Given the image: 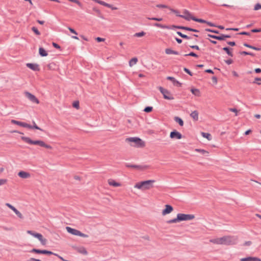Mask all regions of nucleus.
I'll return each mask as SVG.
<instances>
[{
  "label": "nucleus",
  "mask_w": 261,
  "mask_h": 261,
  "mask_svg": "<svg viewBox=\"0 0 261 261\" xmlns=\"http://www.w3.org/2000/svg\"><path fill=\"white\" fill-rule=\"evenodd\" d=\"M238 238L234 236H225L223 237L210 240V242L215 244L232 245L236 244Z\"/></svg>",
  "instance_id": "f257e3e1"
},
{
  "label": "nucleus",
  "mask_w": 261,
  "mask_h": 261,
  "mask_svg": "<svg viewBox=\"0 0 261 261\" xmlns=\"http://www.w3.org/2000/svg\"><path fill=\"white\" fill-rule=\"evenodd\" d=\"M21 139L27 143L33 145H37L41 147H45L47 149H52V147L46 144L44 142L41 140H36L33 141L31 140L29 137L22 136Z\"/></svg>",
  "instance_id": "f03ea898"
},
{
  "label": "nucleus",
  "mask_w": 261,
  "mask_h": 261,
  "mask_svg": "<svg viewBox=\"0 0 261 261\" xmlns=\"http://www.w3.org/2000/svg\"><path fill=\"white\" fill-rule=\"evenodd\" d=\"M155 182L154 180H147L137 182L134 186L135 188L142 190H149L153 187V184Z\"/></svg>",
  "instance_id": "7ed1b4c3"
},
{
  "label": "nucleus",
  "mask_w": 261,
  "mask_h": 261,
  "mask_svg": "<svg viewBox=\"0 0 261 261\" xmlns=\"http://www.w3.org/2000/svg\"><path fill=\"white\" fill-rule=\"evenodd\" d=\"M125 142L130 143V145L137 148H142L145 145V143L140 138L138 137H130L125 139Z\"/></svg>",
  "instance_id": "20e7f679"
},
{
  "label": "nucleus",
  "mask_w": 261,
  "mask_h": 261,
  "mask_svg": "<svg viewBox=\"0 0 261 261\" xmlns=\"http://www.w3.org/2000/svg\"><path fill=\"white\" fill-rule=\"evenodd\" d=\"M154 26L156 27L157 28H161V29H172V28H178V29H182V30H188V31H190L191 30V28H188V27H182V26L172 25L170 28V27H169L168 25H164V24H161V23H154Z\"/></svg>",
  "instance_id": "39448f33"
},
{
  "label": "nucleus",
  "mask_w": 261,
  "mask_h": 261,
  "mask_svg": "<svg viewBox=\"0 0 261 261\" xmlns=\"http://www.w3.org/2000/svg\"><path fill=\"white\" fill-rule=\"evenodd\" d=\"M179 222L182 221H188L193 219L195 218L194 215L192 214H185L179 213L177 214Z\"/></svg>",
  "instance_id": "423d86ee"
},
{
  "label": "nucleus",
  "mask_w": 261,
  "mask_h": 261,
  "mask_svg": "<svg viewBox=\"0 0 261 261\" xmlns=\"http://www.w3.org/2000/svg\"><path fill=\"white\" fill-rule=\"evenodd\" d=\"M24 94L31 102L35 104H39V101L38 99L33 94L29 92H25Z\"/></svg>",
  "instance_id": "0eeeda50"
},
{
  "label": "nucleus",
  "mask_w": 261,
  "mask_h": 261,
  "mask_svg": "<svg viewBox=\"0 0 261 261\" xmlns=\"http://www.w3.org/2000/svg\"><path fill=\"white\" fill-rule=\"evenodd\" d=\"M159 89L163 95L164 98L165 99L169 100L173 99V97L172 96L170 92L167 89H164L162 87H159Z\"/></svg>",
  "instance_id": "6e6552de"
},
{
  "label": "nucleus",
  "mask_w": 261,
  "mask_h": 261,
  "mask_svg": "<svg viewBox=\"0 0 261 261\" xmlns=\"http://www.w3.org/2000/svg\"><path fill=\"white\" fill-rule=\"evenodd\" d=\"M30 252L35 253L37 254H47V255H52L54 254V252L48 251L47 250H40L38 249L33 248L30 251Z\"/></svg>",
  "instance_id": "1a4fd4ad"
},
{
  "label": "nucleus",
  "mask_w": 261,
  "mask_h": 261,
  "mask_svg": "<svg viewBox=\"0 0 261 261\" xmlns=\"http://www.w3.org/2000/svg\"><path fill=\"white\" fill-rule=\"evenodd\" d=\"M175 13L176 14L177 16L183 18L187 20H190L191 19L193 20V18L194 17L192 16L191 14L187 10L184 11L183 12V14L182 15L178 14L177 12Z\"/></svg>",
  "instance_id": "9d476101"
},
{
  "label": "nucleus",
  "mask_w": 261,
  "mask_h": 261,
  "mask_svg": "<svg viewBox=\"0 0 261 261\" xmlns=\"http://www.w3.org/2000/svg\"><path fill=\"white\" fill-rule=\"evenodd\" d=\"M72 248H73L75 250H76L78 253L80 254H82L84 255H87L88 254V252L86 250V249L83 246H73Z\"/></svg>",
  "instance_id": "9b49d317"
},
{
  "label": "nucleus",
  "mask_w": 261,
  "mask_h": 261,
  "mask_svg": "<svg viewBox=\"0 0 261 261\" xmlns=\"http://www.w3.org/2000/svg\"><path fill=\"white\" fill-rule=\"evenodd\" d=\"M6 205L8 206L9 208L11 209L15 213V214L20 219L23 218V217L21 213L18 211L15 207H14L13 205L10 204L9 203H7L6 204Z\"/></svg>",
  "instance_id": "f8f14e48"
},
{
  "label": "nucleus",
  "mask_w": 261,
  "mask_h": 261,
  "mask_svg": "<svg viewBox=\"0 0 261 261\" xmlns=\"http://www.w3.org/2000/svg\"><path fill=\"white\" fill-rule=\"evenodd\" d=\"M170 137L171 139H180L182 138V135L176 130H174L170 134Z\"/></svg>",
  "instance_id": "ddd939ff"
},
{
  "label": "nucleus",
  "mask_w": 261,
  "mask_h": 261,
  "mask_svg": "<svg viewBox=\"0 0 261 261\" xmlns=\"http://www.w3.org/2000/svg\"><path fill=\"white\" fill-rule=\"evenodd\" d=\"M11 123L13 124L18 125L23 127H26V128L32 127L31 126V124H29L24 122L19 121H17L15 120H13V119L11 120Z\"/></svg>",
  "instance_id": "4468645a"
},
{
  "label": "nucleus",
  "mask_w": 261,
  "mask_h": 261,
  "mask_svg": "<svg viewBox=\"0 0 261 261\" xmlns=\"http://www.w3.org/2000/svg\"><path fill=\"white\" fill-rule=\"evenodd\" d=\"M173 210V207L169 204L165 205V208L162 211V215H166L167 214H170Z\"/></svg>",
  "instance_id": "2eb2a0df"
},
{
  "label": "nucleus",
  "mask_w": 261,
  "mask_h": 261,
  "mask_svg": "<svg viewBox=\"0 0 261 261\" xmlns=\"http://www.w3.org/2000/svg\"><path fill=\"white\" fill-rule=\"evenodd\" d=\"M26 66L33 71H39L40 68L38 64L36 63H27Z\"/></svg>",
  "instance_id": "dca6fc26"
},
{
  "label": "nucleus",
  "mask_w": 261,
  "mask_h": 261,
  "mask_svg": "<svg viewBox=\"0 0 261 261\" xmlns=\"http://www.w3.org/2000/svg\"><path fill=\"white\" fill-rule=\"evenodd\" d=\"M66 229L68 233L73 234L74 236H79V234H80V231H79V230L75 229L74 228H72L70 227L67 226L66 227Z\"/></svg>",
  "instance_id": "f3484780"
},
{
  "label": "nucleus",
  "mask_w": 261,
  "mask_h": 261,
  "mask_svg": "<svg viewBox=\"0 0 261 261\" xmlns=\"http://www.w3.org/2000/svg\"><path fill=\"white\" fill-rule=\"evenodd\" d=\"M18 175L22 178H28L31 176V175L29 172H27L23 171L19 172Z\"/></svg>",
  "instance_id": "a211bd4d"
},
{
  "label": "nucleus",
  "mask_w": 261,
  "mask_h": 261,
  "mask_svg": "<svg viewBox=\"0 0 261 261\" xmlns=\"http://www.w3.org/2000/svg\"><path fill=\"white\" fill-rule=\"evenodd\" d=\"M125 166L127 168H135L139 170H142L145 168L141 165H132L128 163H126L125 164Z\"/></svg>",
  "instance_id": "6ab92c4d"
},
{
  "label": "nucleus",
  "mask_w": 261,
  "mask_h": 261,
  "mask_svg": "<svg viewBox=\"0 0 261 261\" xmlns=\"http://www.w3.org/2000/svg\"><path fill=\"white\" fill-rule=\"evenodd\" d=\"M167 79L171 81L172 82L173 84L175 85V86H180V83L177 81V80H176L174 77H171V76H168L167 77Z\"/></svg>",
  "instance_id": "aec40b11"
},
{
  "label": "nucleus",
  "mask_w": 261,
  "mask_h": 261,
  "mask_svg": "<svg viewBox=\"0 0 261 261\" xmlns=\"http://www.w3.org/2000/svg\"><path fill=\"white\" fill-rule=\"evenodd\" d=\"M138 61V60L137 58L134 57V58H132L129 61V66L130 67H133L134 65H135L137 64Z\"/></svg>",
  "instance_id": "412c9836"
},
{
  "label": "nucleus",
  "mask_w": 261,
  "mask_h": 261,
  "mask_svg": "<svg viewBox=\"0 0 261 261\" xmlns=\"http://www.w3.org/2000/svg\"><path fill=\"white\" fill-rule=\"evenodd\" d=\"M37 238L41 242V243L44 245L46 244L47 240L46 239L43 238L42 235L41 233H39L38 235V237Z\"/></svg>",
  "instance_id": "4be33fe9"
},
{
  "label": "nucleus",
  "mask_w": 261,
  "mask_h": 261,
  "mask_svg": "<svg viewBox=\"0 0 261 261\" xmlns=\"http://www.w3.org/2000/svg\"><path fill=\"white\" fill-rule=\"evenodd\" d=\"M165 53L167 55L173 54V55H178V53L177 51H174L171 48H166L165 50Z\"/></svg>",
  "instance_id": "5701e85b"
},
{
  "label": "nucleus",
  "mask_w": 261,
  "mask_h": 261,
  "mask_svg": "<svg viewBox=\"0 0 261 261\" xmlns=\"http://www.w3.org/2000/svg\"><path fill=\"white\" fill-rule=\"evenodd\" d=\"M195 151L200 152L201 154L205 156H207L209 154V152L207 151L201 149H196Z\"/></svg>",
  "instance_id": "b1692460"
},
{
  "label": "nucleus",
  "mask_w": 261,
  "mask_h": 261,
  "mask_svg": "<svg viewBox=\"0 0 261 261\" xmlns=\"http://www.w3.org/2000/svg\"><path fill=\"white\" fill-rule=\"evenodd\" d=\"M39 53L40 55L42 57H46L47 56L48 54L46 51L42 47H40L39 49Z\"/></svg>",
  "instance_id": "393cba45"
},
{
  "label": "nucleus",
  "mask_w": 261,
  "mask_h": 261,
  "mask_svg": "<svg viewBox=\"0 0 261 261\" xmlns=\"http://www.w3.org/2000/svg\"><path fill=\"white\" fill-rule=\"evenodd\" d=\"M108 183L110 186H112L115 187H119L121 185L120 184L116 182L115 180L113 179H109L108 181Z\"/></svg>",
  "instance_id": "a878e982"
},
{
  "label": "nucleus",
  "mask_w": 261,
  "mask_h": 261,
  "mask_svg": "<svg viewBox=\"0 0 261 261\" xmlns=\"http://www.w3.org/2000/svg\"><path fill=\"white\" fill-rule=\"evenodd\" d=\"M146 35V33L144 31L136 33L134 34V37L141 38L144 37Z\"/></svg>",
  "instance_id": "bb28decb"
},
{
  "label": "nucleus",
  "mask_w": 261,
  "mask_h": 261,
  "mask_svg": "<svg viewBox=\"0 0 261 261\" xmlns=\"http://www.w3.org/2000/svg\"><path fill=\"white\" fill-rule=\"evenodd\" d=\"M156 7L159 8H161V9L168 8L169 10H170L171 11H172V12H174V13L176 12V11L173 10V9H172L170 8H169L168 6L165 5L158 4V5H156Z\"/></svg>",
  "instance_id": "cd10ccee"
},
{
  "label": "nucleus",
  "mask_w": 261,
  "mask_h": 261,
  "mask_svg": "<svg viewBox=\"0 0 261 261\" xmlns=\"http://www.w3.org/2000/svg\"><path fill=\"white\" fill-rule=\"evenodd\" d=\"M201 135L203 137L206 138L209 141L212 139V136L209 133L201 132Z\"/></svg>",
  "instance_id": "c85d7f7f"
},
{
  "label": "nucleus",
  "mask_w": 261,
  "mask_h": 261,
  "mask_svg": "<svg viewBox=\"0 0 261 261\" xmlns=\"http://www.w3.org/2000/svg\"><path fill=\"white\" fill-rule=\"evenodd\" d=\"M174 119L176 122H177L179 124L180 126H183L184 121L180 117H175Z\"/></svg>",
  "instance_id": "c756f323"
},
{
  "label": "nucleus",
  "mask_w": 261,
  "mask_h": 261,
  "mask_svg": "<svg viewBox=\"0 0 261 261\" xmlns=\"http://www.w3.org/2000/svg\"><path fill=\"white\" fill-rule=\"evenodd\" d=\"M191 92L194 95L199 96L200 95V92L198 89H191Z\"/></svg>",
  "instance_id": "7c9ffc66"
},
{
  "label": "nucleus",
  "mask_w": 261,
  "mask_h": 261,
  "mask_svg": "<svg viewBox=\"0 0 261 261\" xmlns=\"http://www.w3.org/2000/svg\"><path fill=\"white\" fill-rule=\"evenodd\" d=\"M230 37V36L229 35H221L220 36H218V37H216V39L219 40H224L225 38Z\"/></svg>",
  "instance_id": "2f4dec72"
},
{
  "label": "nucleus",
  "mask_w": 261,
  "mask_h": 261,
  "mask_svg": "<svg viewBox=\"0 0 261 261\" xmlns=\"http://www.w3.org/2000/svg\"><path fill=\"white\" fill-rule=\"evenodd\" d=\"M33 125H31V126L32 127H28V128H29V129H36L40 130L41 131H43V130L42 129H41V128H40L39 127H38L37 125V124H36L35 121H33Z\"/></svg>",
  "instance_id": "473e14b6"
},
{
  "label": "nucleus",
  "mask_w": 261,
  "mask_h": 261,
  "mask_svg": "<svg viewBox=\"0 0 261 261\" xmlns=\"http://www.w3.org/2000/svg\"><path fill=\"white\" fill-rule=\"evenodd\" d=\"M178 222H179V220L178 216L177 215V217L176 218L168 220L167 221V223L168 224H171V223H177Z\"/></svg>",
  "instance_id": "72a5a7b5"
},
{
  "label": "nucleus",
  "mask_w": 261,
  "mask_h": 261,
  "mask_svg": "<svg viewBox=\"0 0 261 261\" xmlns=\"http://www.w3.org/2000/svg\"><path fill=\"white\" fill-rule=\"evenodd\" d=\"M27 233L34 236L35 238H37V237H38V235L39 234V233L35 232L32 230H28Z\"/></svg>",
  "instance_id": "f704fd0d"
},
{
  "label": "nucleus",
  "mask_w": 261,
  "mask_h": 261,
  "mask_svg": "<svg viewBox=\"0 0 261 261\" xmlns=\"http://www.w3.org/2000/svg\"><path fill=\"white\" fill-rule=\"evenodd\" d=\"M27 233L34 236L35 238H37V237H38V235L39 234V233L35 232L32 230H28Z\"/></svg>",
  "instance_id": "c9c22d12"
},
{
  "label": "nucleus",
  "mask_w": 261,
  "mask_h": 261,
  "mask_svg": "<svg viewBox=\"0 0 261 261\" xmlns=\"http://www.w3.org/2000/svg\"><path fill=\"white\" fill-rule=\"evenodd\" d=\"M244 46H246V47H249V48H252V49H254V50H261V49H260V48H257V47H254V46H252L250 45H249V44H246V43H245V44H244Z\"/></svg>",
  "instance_id": "e433bc0d"
},
{
  "label": "nucleus",
  "mask_w": 261,
  "mask_h": 261,
  "mask_svg": "<svg viewBox=\"0 0 261 261\" xmlns=\"http://www.w3.org/2000/svg\"><path fill=\"white\" fill-rule=\"evenodd\" d=\"M223 50L225 51L229 56H230L231 57H232V56H233L232 53L231 51H230L229 50V48L228 47H224L223 48Z\"/></svg>",
  "instance_id": "4c0bfd02"
},
{
  "label": "nucleus",
  "mask_w": 261,
  "mask_h": 261,
  "mask_svg": "<svg viewBox=\"0 0 261 261\" xmlns=\"http://www.w3.org/2000/svg\"><path fill=\"white\" fill-rule=\"evenodd\" d=\"M153 108L152 107H147L145 108L144 110V112L145 113H150L152 111Z\"/></svg>",
  "instance_id": "58836bf2"
},
{
  "label": "nucleus",
  "mask_w": 261,
  "mask_h": 261,
  "mask_svg": "<svg viewBox=\"0 0 261 261\" xmlns=\"http://www.w3.org/2000/svg\"><path fill=\"white\" fill-rule=\"evenodd\" d=\"M72 105L74 108L77 109H79L80 108V103L78 101H74Z\"/></svg>",
  "instance_id": "ea45409f"
},
{
  "label": "nucleus",
  "mask_w": 261,
  "mask_h": 261,
  "mask_svg": "<svg viewBox=\"0 0 261 261\" xmlns=\"http://www.w3.org/2000/svg\"><path fill=\"white\" fill-rule=\"evenodd\" d=\"M259 9H261V5L259 3L255 4L254 7V10L257 11Z\"/></svg>",
  "instance_id": "a19ab883"
},
{
  "label": "nucleus",
  "mask_w": 261,
  "mask_h": 261,
  "mask_svg": "<svg viewBox=\"0 0 261 261\" xmlns=\"http://www.w3.org/2000/svg\"><path fill=\"white\" fill-rule=\"evenodd\" d=\"M193 20L196 21V22H201V23H205V22H206V21L203 20V19H198V18H196L195 17H193Z\"/></svg>",
  "instance_id": "79ce46f5"
},
{
  "label": "nucleus",
  "mask_w": 261,
  "mask_h": 261,
  "mask_svg": "<svg viewBox=\"0 0 261 261\" xmlns=\"http://www.w3.org/2000/svg\"><path fill=\"white\" fill-rule=\"evenodd\" d=\"M32 30L37 35H40V32L38 30V29L35 28V27H33L32 28Z\"/></svg>",
  "instance_id": "37998d69"
},
{
  "label": "nucleus",
  "mask_w": 261,
  "mask_h": 261,
  "mask_svg": "<svg viewBox=\"0 0 261 261\" xmlns=\"http://www.w3.org/2000/svg\"><path fill=\"white\" fill-rule=\"evenodd\" d=\"M148 19L158 21H161L163 20V19L162 18H156V17H152V18L148 17Z\"/></svg>",
  "instance_id": "c03bdc74"
},
{
  "label": "nucleus",
  "mask_w": 261,
  "mask_h": 261,
  "mask_svg": "<svg viewBox=\"0 0 261 261\" xmlns=\"http://www.w3.org/2000/svg\"><path fill=\"white\" fill-rule=\"evenodd\" d=\"M177 34L179 35L180 37H181L182 38H186V39H189V37L186 35H184V34H182L181 32H177Z\"/></svg>",
  "instance_id": "a18cd8bd"
},
{
  "label": "nucleus",
  "mask_w": 261,
  "mask_h": 261,
  "mask_svg": "<svg viewBox=\"0 0 261 261\" xmlns=\"http://www.w3.org/2000/svg\"><path fill=\"white\" fill-rule=\"evenodd\" d=\"M7 179H0V186L5 185L7 183Z\"/></svg>",
  "instance_id": "49530a36"
},
{
  "label": "nucleus",
  "mask_w": 261,
  "mask_h": 261,
  "mask_svg": "<svg viewBox=\"0 0 261 261\" xmlns=\"http://www.w3.org/2000/svg\"><path fill=\"white\" fill-rule=\"evenodd\" d=\"M241 261H251V256L242 258L240 259Z\"/></svg>",
  "instance_id": "de8ad7c7"
},
{
  "label": "nucleus",
  "mask_w": 261,
  "mask_h": 261,
  "mask_svg": "<svg viewBox=\"0 0 261 261\" xmlns=\"http://www.w3.org/2000/svg\"><path fill=\"white\" fill-rule=\"evenodd\" d=\"M255 83L258 85H261V78L256 77L255 79Z\"/></svg>",
  "instance_id": "09e8293b"
},
{
  "label": "nucleus",
  "mask_w": 261,
  "mask_h": 261,
  "mask_svg": "<svg viewBox=\"0 0 261 261\" xmlns=\"http://www.w3.org/2000/svg\"><path fill=\"white\" fill-rule=\"evenodd\" d=\"M95 39L98 42H103L105 40V38H100V37H97V38H96Z\"/></svg>",
  "instance_id": "8fccbe9b"
},
{
  "label": "nucleus",
  "mask_w": 261,
  "mask_h": 261,
  "mask_svg": "<svg viewBox=\"0 0 261 261\" xmlns=\"http://www.w3.org/2000/svg\"><path fill=\"white\" fill-rule=\"evenodd\" d=\"M251 261H261V259L257 257H251Z\"/></svg>",
  "instance_id": "3c124183"
},
{
  "label": "nucleus",
  "mask_w": 261,
  "mask_h": 261,
  "mask_svg": "<svg viewBox=\"0 0 261 261\" xmlns=\"http://www.w3.org/2000/svg\"><path fill=\"white\" fill-rule=\"evenodd\" d=\"M79 236L83 237V238H88V236L86 234L83 233L82 232L80 231V234H79Z\"/></svg>",
  "instance_id": "603ef678"
},
{
  "label": "nucleus",
  "mask_w": 261,
  "mask_h": 261,
  "mask_svg": "<svg viewBox=\"0 0 261 261\" xmlns=\"http://www.w3.org/2000/svg\"><path fill=\"white\" fill-rule=\"evenodd\" d=\"M185 56H193V57H195L196 58L198 57V56L193 52H191L189 54L185 55Z\"/></svg>",
  "instance_id": "864d4df0"
},
{
  "label": "nucleus",
  "mask_w": 261,
  "mask_h": 261,
  "mask_svg": "<svg viewBox=\"0 0 261 261\" xmlns=\"http://www.w3.org/2000/svg\"><path fill=\"white\" fill-rule=\"evenodd\" d=\"M68 30L70 31V32L75 35H77V32L73 29L71 28H68Z\"/></svg>",
  "instance_id": "5fc2aeb1"
},
{
  "label": "nucleus",
  "mask_w": 261,
  "mask_h": 261,
  "mask_svg": "<svg viewBox=\"0 0 261 261\" xmlns=\"http://www.w3.org/2000/svg\"><path fill=\"white\" fill-rule=\"evenodd\" d=\"M229 111L230 112H233V113H238V111L237 110V109H235V108H232V109H229Z\"/></svg>",
  "instance_id": "6e6d98bb"
},
{
  "label": "nucleus",
  "mask_w": 261,
  "mask_h": 261,
  "mask_svg": "<svg viewBox=\"0 0 261 261\" xmlns=\"http://www.w3.org/2000/svg\"><path fill=\"white\" fill-rule=\"evenodd\" d=\"M184 70L185 72H186L189 75H192L191 72L188 69H187L186 68H184Z\"/></svg>",
  "instance_id": "4d7b16f0"
},
{
  "label": "nucleus",
  "mask_w": 261,
  "mask_h": 261,
  "mask_svg": "<svg viewBox=\"0 0 261 261\" xmlns=\"http://www.w3.org/2000/svg\"><path fill=\"white\" fill-rule=\"evenodd\" d=\"M194 121H197L198 120V115H191Z\"/></svg>",
  "instance_id": "13d9d810"
},
{
  "label": "nucleus",
  "mask_w": 261,
  "mask_h": 261,
  "mask_svg": "<svg viewBox=\"0 0 261 261\" xmlns=\"http://www.w3.org/2000/svg\"><path fill=\"white\" fill-rule=\"evenodd\" d=\"M252 244V242L250 241H246L244 243V246H250V245H251Z\"/></svg>",
  "instance_id": "bf43d9fd"
},
{
  "label": "nucleus",
  "mask_w": 261,
  "mask_h": 261,
  "mask_svg": "<svg viewBox=\"0 0 261 261\" xmlns=\"http://www.w3.org/2000/svg\"><path fill=\"white\" fill-rule=\"evenodd\" d=\"M53 255H55L57 256H58L61 260H63V261H65L66 259H65L64 258H63L62 256H60L59 255L56 254V253H55L53 254Z\"/></svg>",
  "instance_id": "052dcab7"
},
{
  "label": "nucleus",
  "mask_w": 261,
  "mask_h": 261,
  "mask_svg": "<svg viewBox=\"0 0 261 261\" xmlns=\"http://www.w3.org/2000/svg\"><path fill=\"white\" fill-rule=\"evenodd\" d=\"M69 1H70V2H73V3H75L77 4L79 6L81 5V4L80 3V2H79L77 0H69Z\"/></svg>",
  "instance_id": "680f3d73"
},
{
  "label": "nucleus",
  "mask_w": 261,
  "mask_h": 261,
  "mask_svg": "<svg viewBox=\"0 0 261 261\" xmlns=\"http://www.w3.org/2000/svg\"><path fill=\"white\" fill-rule=\"evenodd\" d=\"M190 47L193 49H196L197 50H199V47L197 45H191Z\"/></svg>",
  "instance_id": "e2e57ef3"
},
{
  "label": "nucleus",
  "mask_w": 261,
  "mask_h": 261,
  "mask_svg": "<svg viewBox=\"0 0 261 261\" xmlns=\"http://www.w3.org/2000/svg\"><path fill=\"white\" fill-rule=\"evenodd\" d=\"M251 32L253 33H257V32H260L261 29H253L251 30Z\"/></svg>",
  "instance_id": "0e129e2a"
},
{
  "label": "nucleus",
  "mask_w": 261,
  "mask_h": 261,
  "mask_svg": "<svg viewBox=\"0 0 261 261\" xmlns=\"http://www.w3.org/2000/svg\"><path fill=\"white\" fill-rule=\"evenodd\" d=\"M226 63L229 65L232 63L233 61L231 59L227 60L225 61Z\"/></svg>",
  "instance_id": "69168bd1"
},
{
  "label": "nucleus",
  "mask_w": 261,
  "mask_h": 261,
  "mask_svg": "<svg viewBox=\"0 0 261 261\" xmlns=\"http://www.w3.org/2000/svg\"><path fill=\"white\" fill-rule=\"evenodd\" d=\"M53 45L55 48H58V49L60 48V46L58 44H57V43H54H54H53Z\"/></svg>",
  "instance_id": "338daca9"
},
{
  "label": "nucleus",
  "mask_w": 261,
  "mask_h": 261,
  "mask_svg": "<svg viewBox=\"0 0 261 261\" xmlns=\"http://www.w3.org/2000/svg\"><path fill=\"white\" fill-rule=\"evenodd\" d=\"M29 261H41V260L39 259H36L34 258H31Z\"/></svg>",
  "instance_id": "774afa93"
}]
</instances>
